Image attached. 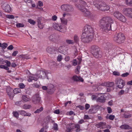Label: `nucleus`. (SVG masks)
Wrapping results in <instances>:
<instances>
[{
  "instance_id": "f257e3e1",
  "label": "nucleus",
  "mask_w": 132,
  "mask_h": 132,
  "mask_svg": "<svg viewBox=\"0 0 132 132\" xmlns=\"http://www.w3.org/2000/svg\"><path fill=\"white\" fill-rule=\"evenodd\" d=\"M113 20L110 17L103 18L100 21V27L103 32H107L111 28L110 23H113Z\"/></svg>"
},
{
  "instance_id": "f03ea898",
  "label": "nucleus",
  "mask_w": 132,
  "mask_h": 132,
  "mask_svg": "<svg viewBox=\"0 0 132 132\" xmlns=\"http://www.w3.org/2000/svg\"><path fill=\"white\" fill-rule=\"evenodd\" d=\"M75 5L77 8H78L83 13V14L85 16L90 18L92 16V14H91L90 12L85 8L87 6V4L84 1L81 0L79 1L78 4H75Z\"/></svg>"
},
{
  "instance_id": "7ed1b4c3",
  "label": "nucleus",
  "mask_w": 132,
  "mask_h": 132,
  "mask_svg": "<svg viewBox=\"0 0 132 132\" xmlns=\"http://www.w3.org/2000/svg\"><path fill=\"white\" fill-rule=\"evenodd\" d=\"M40 72L39 73L37 76L34 75L29 76L28 79V81L29 82H31L33 80L35 81H37L38 79L37 77L42 79H44L46 77L47 79H48V77L47 76L48 72L45 70H40Z\"/></svg>"
},
{
  "instance_id": "20e7f679",
  "label": "nucleus",
  "mask_w": 132,
  "mask_h": 132,
  "mask_svg": "<svg viewBox=\"0 0 132 132\" xmlns=\"http://www.w3.org/2000/svg\"><path fill=\"white\" fill-rule=\"evenodd\" d=\"M94 5L97 9L102 11H108L110 9L109 6L106 3L101 1H97Z\"/></svg>"
},
{
  "instance_id": "39448f33",
  "label": "nucleus",
  "mask_w": 132,
  "mask_h": 132,
  "mask_svg": "<svg viewBox=\"0 0 132 132\" xmlns=\"http://www.w3.org/2000/svg\"><path fill=\"white\" fill-rule=\"evenodd\" d=\"M94 34H89L82 33L81 36V41L84 43L91 42L94 37Z\"/></svg>"
},
{
  "instance_id": "423d86ee",
  "label": "nucleus",
  "mask_w": 132,
  "mask_h": 132,
  "mask_svg": "<svg viewBox=\"0 0 132 132\" xmlns=\"http://www.w3.org/2000/svg\"><path fill=\"white\" fill-rule=\"evenodd\" d=\"M125 39L124 35L121 32L116 34L113 38L114 40L119 43H122Z\"/></svg>"
},
{
  "instance_id": "0eeeda50",
  "label": "nucleus",
  "mask_w": 132,
  "mask_h": 132,
  "mask_svg": "<svg viewBox=\"0 0 132 132\" xmlns=\"http://www.w3.org/2000/svg\"><path fill=\"white\" fill-rule=\"evenodd\" d=\"M114 16L120 21L125 22L126 19L125 17L118 11H115L113 13Z\"/></svg>"
},
{
  "instance_id": "6e6552de",
  "label": "nucleus",
  "mask_w": 132,
  "mask_h": 132,
  "mask_svg": "<svg viewBox=\"0 0 132 132\" xmlns=\"http://www.w3.org/2000/svg\"><path fill=\"white\" fill-rule=\"evenodd\" d=\"M61 8L63 11L67 12H72L74 10L73 6L69 4L62 5L61 6Z\"/></svg>"
},
{
  "instance_id": "1a4fd4ad",
  "label": "nucleus",
  "mask_w": 132,
  "mask_h": 132,
  "mask_svg": "<svg viewBox=\"0 0 132 132\" xmlns=\"http://www.w3.org/2000/svg\"><path fill=\"white\" fill-rule=\"evenodd\" d=\"M84 30L82 33L86 34H94V31L92 27L90 26L86 25L84 28Z\"/></svg>"
},
{
  "instance_id": "9d476101",
  "label": "nucleus",
  "mask_w": 132,
  "mask_h": 132,
  "mask_svg": "<svg viewBox=\"0 0 132 132\" xmlns=\"http://www.w3.org/2000/svg\"><path fill=\"white\" fill-rule=\"evenodd\" d=\"M115 83L117 86L120 89L123 88L125 85L124 81L120 78L117 79L115 80Z\"/></svg>"
},
{
  "instance_id": "9b49d317",
  "label": "nucleus",
  "mask_w": 132,
  "mask_h": 132,
  "mask_svg": "<svg viewBox=\"0 0 132 132\" xmlns=\"http://www.w3.org/2000/svg\"><path fill=\"white\" fill-rule=\"evenodd\" d=\"M123 11L124 13L127 16L132 19V8H124Z\"/></svg>"
},
{
  "instance_id": "f8f14e48",
  "label": "nucleus",
  "mask_w": 132,
  "mask_h": 132,
  "mask_svg": "<svg viewBox=\"0 0 132 132\" xmlns=\"http://www.w3.org/2000/svg\"><path fill=\"white\" fill-rule=\"evenodd\" d=\"M53 27L55 30L61 32H63L64 31L63 27L61 26V24H60L54 23L53 24Z\"/></svg>"
},
{
  "instance_id": "ddd939ff",
  "label": "nucleus",
  "mask_w": 132,
  "mask_h": 132,
  "mask_svg": "<svg viewBox=\"0 0 132 132\" xmlns=\"http://www.w3.org/2000/svg\"><path fill=\"white\" fill-rule=\"evenodd\" d=\"M41 100L38 94H36L32 97V101L35 104L39 103Z\"/></svg>"
},
{
  "instance_id": "4468645a",
  "label": "nucleus",
  "mask_w": 132,
  "mask_h": 132,
  "mask_svg": "<svg viewBox=\"0 0 132 132\" xmlns=\"http://www.w3.org/2000/svg\"><path fill=\"white\" fill-rule=\"evenodd\" d=\"M59 38V35L53 34L49 36V39L50 40L53 42H57L58 41Z\"/></svg>"
},
{
  "instance_id": "2eb2a0df",
  "label": "nucleus",
  "mask_w": 132,
  "mask_h": 132,
  "mask_svg": "<svg viewBox=\"0 0 132 132\" xmlns=\"http://www.w3.org/2000/svg\"><path fill=\"white\" fill-rule=\"evenodd\" d=\"M114 83L113 82H105L103 83H102L100 84H99L98 85L99 86H103L106 87H112L114 85Z\"/></svg>"
},
{
  "instance_id": "dca6fc26",
  "label": "nucleus",
  "mask_w": 132,
  "mask_h": 132,
  "mask_svg": "<svg viewBox=\"0 0 132 132\" xmlns=\"http://www.w3.org/2000/svg\"><path fill=\"white\" fill-rule=\"evenodd\" d=\"M54 86L52 84H50L47 86V93L50 94H52L54 92V90L53 89Z\"/></svg>"
},
{
  "instance_id": "f3484780",
  "label": "nucleus",
  "mask_w": 132,
  "mask_h": 132,
  "mask_svg": "<svg viewBox=\"0 0 132 132\" xmlns=\"http://www.w3.org/2000/svg\"><path fill=\"white\" fill-rule=\"evenodd\" d=\"M3 9L5 11L7 12H9L11 11V8L10 5L7 4H4L2 6Z\"/></svg>"
},
{
  "instance_id": "a211bd4d",
  "label": "nucleus",
  "mask_w": 132,
  "mask_h": 132,
  "mask_svg": "<svg viewBox=\"0 0 132 132\" xmlns=\"http://www.w3.org/2000/svg\"><path fill=\"white\" fill-rule=\"evenodd\" d=\"M102 52L99 50L96 51L94 52L93 53V56L96 58H100L102 56Z\"/></svg>"
},
{
  "instance_id": "6ab92c4d",
  "label": "nucleus",
  "mask_w": 132,
  "mask_h": 132,
  "mask_svg": "<svg viewBox=\"0 0 132 132\" xmlns=\"http://www.w3.org/2000/svg\"><path fill=\"white\" fill-rule=\"evenodd\" d=\"M106 48L108 50V52H110L109 54L112 53V50H113V46L112 44L109 43H107L106 46Z\"/></svg>"
},
{
  "instance_id": "aec40b11",
  "label": "nucleus",
  "mask_w": 132,
  "mask_h": 132,
  "mask_svg": "<svg viewBox=\"0 0 132 132\" xmlns=\"http://www.w3.org/2000/svg\"><path fill=\"white\" fill-rule=\"evenodd\" d=\"M98 126V127L101 129H104L106 127V123L103 122H101L99 123L97 125Z\"/></svg>"
},
{
  "instance_id": "412c9836",
  "label": "nucleus",
  "mask_w": 132,
  "mask_h": 132,
  "mask_svg": "<svg viewBox=\"0 0 132 132\" xmlns=\"http://www.w3.org/2000/svg\"><path fill=\"white\" fill-rule=\"evenodd\" d=\"M46 50L47 52L50 54H53L55 53V51L53 47H48Z\"/></svg>"
},
{
  "instance_id": "4be33fe9",
  "label": "nucleus",
  "mask_w": 132,
  "mask_h": 132,
  "mask_svg": "<svg viewBox=\"0 0 132 132\" xmlns=\"http://www.w3.org/2000/svg\"><path fill=\"white\" fill-rule=\"evenodd\" d=\"M106 99L104 95H102L100 97H98L97 99L98 102L101 103H104L105 102Z\"/></svg>"
},
{
  "instance_id": "5701e85b",
  "label": "nucleus",
  "mask_w": 132,
  "mask_h": 132,
  "mask_svg": "<svg viewBox=\"0 0 132 132\" xmlns=\"http://www.w3.org/2000/svg\"><path fill=\"white\" fill-rule=\"evenodd\" d=\"M120 128L124 129H132V127L126 124L122 125L120 126Z\"/></svg>"
},
{
  "instance_id": "b1692460",
  "label": "nucleus",
  "mask_w": 132,
  "mask_h": 132,
  "mask_svg": "<svg viewBox=\"0 0 132 132\" xmlns=\"http://www.w3.org/2000/svg\"><path fill=\"white\" fill-rule=\"evenodd\" d=\"M20 114L22 116H30L31 114L29 113H27L26 111L23 110H21L19 111Z\"/></svg>"
},
{
  "instance_id": "393cba45",
  "label": "nucleus",
  "mask_w": 132,
  "mask_h": 132,
  "mask_svg": "<svg viewBox=\"0 0 132 132\" xmlns=\"http://www.w3.org/2000/svg\"><path fill=\"white\" fill-rule=\"evenodd\" d=\"M74 127L76 129V132H79L82 131V129L80 128V125L79 124L77 123L75 124Z\"/></svg>"
},
{
  "instance_id": "a878e982",
  "label": "nucleus",
  "mask_w": 132,
  "mask_h": 132,
  "mask_svg": "<svg viewBox=\"0 0 132 132\" xmlns=\"http://www.w3.org/2000/svg\"><path fill=\"white\" fill-rule=\"evenodd\" d=\"M91 51H93L94 52L99 50V48L98 46L94 45L91 46Z\"/></svg>"
},
{
  "instance_id": "bb28decb",
  "label": "nucleus",
  "mask_w": 132,
  "mask_h": 132,
  "mask_svg": "<svg viewBox=\"0 0 132 132\" xmlns=\"http://www.w3.org/2000/svg\"><path fill=\"white\" fill-rule=\"evenodd\" d=\"M122 117L125 118H128L131 117V114L129 113H126V112L125 111L124 113L122 114Z\"/></svg>"
},
{
  "instance_id": "cd10ccee",
  "label": "nucleus",
  "mask_w": 132,
  "mask_h": 132,
  "mask_svg": "<svg viewBox=\"0 0 132 132\" xmlns=\"http://www.w3.org/2000/svg\"><path fill=\"white\" fill-rule=\"evenodd\" d=\"M91 108L89 109V112L91 113H94L96 112V111H94V109H95V106H92Z\"/></svg>"
},
{
  "instance_id": "c85d7f7f",
  "label": "nucleus",
  "mask_w": 132,
  "mask_h": 132,
  "mask_svg": "<svg viewBox=\"0 0 132 132\" xmlns=\"http://www.w3.org/2000/svg\"><path fill=\"white\" fill-rule=\"evenodd\" d=\"M73 40L75 43H77L79 41V37L77 35H75L73 37Z\"/></svg>"
},
{
  "instance_id": "c756f323",
  "label": "nucleus",
  "mask_w": 132,
  "mask_h": 132,
  "mask_svg": "<svg viewBox=\"0 0 132 132\" xmlns=\"http://www.w3.org/2000/svg\"><path fill=\"white\" fill-rule=\"evenodd\" d=\"M65 42L66 43L68 44H73L74 43V42L72 40L69 39H67L65 40Z\"/></svg>"
},
{
  "instance_id": "7c9ffc66",
  "label": "nucleus",
  "mask_w": 132,
  "mask_h": 132,
  "mask_svg": "<svg viewBox=\"0 0 132 132\" xmlns=\"http://www.w3.org/2000/svg\"><path fill=\"white\" fill-rule=\"evenodd\" d=\"M7 94L9 95L10 98L11 99H12L14 95L12 92L11 91L9 92L7 90Z\"/></svg>"
},
{
  "instance_id": "2f4dec72",
  "label": "nucleus",
  "mask_w": 132,
  "mask_h": 132,
  "mask_svg": "<svg viewBox=\"0 0 132 132\" xmlns=\"http://www.w3.org/2000/svg\"><path fill=\"white\" fill-rule=\"evenodd\" d=\"M80 67L79 66H77L76 67L75 70V72L76 74H78L79 72Z\"/></svg>"
},
{
  "instance_id": "473e14b6",
  "label": "nucleus",
  "mask_w": 132,
  "mask_h": 132,
  "mask_svg": "<svg viewBox=\"0 0 132 132\" xmlns=\"http://www.w3.org/2000/svg\"><path fill=\"white\" fill-rule=\"evenodd\" d=\"M20 92L21 90L20 88H15L13 90L14 93L15 94H17L20 93Z\"/></svg>"
},
{
  "instance_id": "72a5a7b5",
  "label": "nucleus",
  "mask_w": 132,
  "mask_h": 132,
  "mask_svg": "<svg viewBox=\"0 0 132 132\" xmlns=\"http://www.w3.org/2000/svg\"><path fill=\"white\" fill-rule=\"evenodd\" d=\"M113 23H112V24L110 23V24L112 25L111 28L110 29V30L113 31H114L116 28V24H113Z\"/></svg>"
},
{
  "instance_id": "f704fd0d",
  "label": "nucleus",
  "mask_w": 132,
  "mask_h": 132,
  "mask_svg": "<svg viewBox=\"0 0 132 132\" xmlns=\"http://www.w3.org/2000/svg\"><path fill=\"white\" fill-rule=\"evenodd\" d=\"M22 98L23 101L26 102L29 101V100L27 96L25 95H23L22 96Z\"/></svg>"
},
{
  "instance_id": "c9c22d12",
  "label": "nucleus",
  "mask_w": 132,
  "mask_h": 132,
  "mask_svg": "<svg viewBox=\"0 0 132 132\" xmlns=\"http://www.w3.org/2000/svg\"><path fill=\"white\" fill-rule=\"evenodd\" d=\"M43 110V108L41 107L39 109H37L36 111L34 112V113H39L40 112H41Z\"/></svg>"
},
{
  "instance_id": "e433bc0d",
  "label": "nucleus",
  "mask_w": 132,
  "mask_h": 132,
  "mask_svg": "<svg viewBox=\"0 0 132 132\" xmlns=\"http://www.w3.org/2000/svg\"><path fill=\"white\" fill-rule=\"evenodd\" d=\"M22 57L23 59H26L27 60L31 59V57L30 55H24L22 56Z\"/></svg>"
},
{
  "instance_id": "4c0bfd02",
  "label": "nucleus",
  "mask_w": 132,
  "mask_h": 132,
  "mask_svg": "<svg viewBox=\"0 0 132 132\" xmlns=\"http://www.w3.org/2000/svg\"><path fill=\"white\" fill-rule=\"evenodd\" d=\"M28 22L30 24L33 25H34L36 23V22L35 21H34L33 20L30 19H28Z\"/></svg>"
},
{
  "instance_id": "58836bf2",
  "label": "nucleus",
  "mask_w": 132,
  "mask_h": 132,
  "mask_svg": "<svg viewBox=\"0 0 132 132\" xmlns=\"http://www.w3.org/2000/svg\"><path fill=\"white\" fill-rule=\"evenodd\" d=\"M126 4L128 5H130L132 4V0H125Z\"/></svg>"
},
{
  "instance_id": "ea45409f",
  "label": "nucleus",
  "mask_w": 132,
  "mask_h": 132,
  "mask_svg": "<svg viewBox=\"0 0 132 132\" xmlns=\"http://www.w3.org/2000/svg\"><path fill=\"white\" fill-rule=\"evenodd\" d=\"M53 129L54 130L56 131L58 130V125L56 123H54L53 124Z\"/></svg>"
},
{
  "instance_id": "a19ab883",
  "label": "nucleus",
  "mask_w": 132,
  "mask_h": 132,
  "mask_svg": "<svg viewBox=\"0 0 132 132\" xmlns=\"http://www.w3.org/2000/svg\"><path fill=\"white\" fill-rule=\"evenodd\" d=\"M0 68L2 69H4L6 70H9V68L8 67L6 66L5 65H0Z\"/></svg>"
},
{
  "instance_id": "79ce46f5",
  "label": "nucleus",
  "mask_w": 132,
  "mask_h": 132,
  "mask_svg": "<svg viewBox=\"0 0 132 132\" xmlns=\"http://www.w3.org/2000/svg\"><path fill=\"white\" fill-rule=\"evenodd\" d=\"M61 22L64 24L66 25L67 22V20L64 19L63 18H61L60 19Z\"/></svg>"
},
{
  "instance_id": "37998d69",
  "label": "nucleus",
  "mask_w": 132,
  "mask_h": 132,
  "mask_svg": "<svg viewBox=\"0 0 132 132\" xmlns=\"http://www.w3.org/2000/svg\"><path fill=\"white\" fill-rule=\"evenodd\" d=\"M16 26L18 28L23 27L24 25L23 23H18L16 24Z\"/></svg>"
},
{
  "instance_id": "c03bdc74",
  "label": "nucleus",
  "mask_w": 132,
  "mask_h": 132,
  "mask_svg": "<svg viewBox=\"0 0 132 132\" xmlns=\"http://www.w3.org/2000/svg\"><path fill=\"white\" fill-rule=\"evenodd\" d=\"M45 119L46 120V122H48L52 120V118L50 116H48L46 117Z\"/></svg>"
},
{
  "instance_id": "a18cd8bd",
  "label": "nucleus",
  "mask_w": 132,
  "mask_h": 132,
  "mask_svg": "<svg viewBox=\"0 0 132 132\" xmlns=\"http://www.w3.org/2000/svg\"><path fill=\"white\" fill-rule=\"evenodd\" d=\"M78 79H79L78 77L76 75H75L72 77V79L75 81H78Z\"/></svg>"
},
{
  "instance_id": "49530a36",
  "label": "nucleus",
  "mask_w": 132,
  "mask_h": 132,
  "mask_svg": "<svg viewBox=\"0 0 132 132\" xmlns=\"http://www.w3.org/2000/svg\"><path fill=\"white\" fill-rule=\"evenodd\" d=\"M7 44L5 43H4L3 44H2L1 47L2 49H5L7 47Z\"/></svg>"
},
{
  "instance_id": "de8ad7c7",
  "label": "nucleus",
  "mask_w": 132,
  "mask_h": 132,
  "mask_svg": "<svg viewBox=\"0 0 132 132\" xmlns=\"http://www.w3.org/2000/svg\"><path fill=\"white\" fill-rule=\"evenodd\" d=\"M31 107V106L29 105L24 104L23 106V108L24 109H29Z\"/></svg>"
},
{
  "instance_id": "09e8293b",
  "label": "nucleus",
  "mask_w": 132,
  "mask_h": 132,
  "mask_svg": "<svg viewBox=\"0 0 132 132\" xmlns=\"http://www.w3.org/2000/svg\"><path fill=\"white\" fill-rule=\"evenodd\" d=\"M19 86L20 88L21 89L24 88L25 87V85L23 83L19 84Z\"/></svg>"
},
{
  "instance_id": "8fccbe9b",
  "label": "nucleus",
  "mask_w": 132,
  "mask_h": 132,
  "mask_svg": "<svg viewBox=\"0 0 132 132\" xmlns=\"http://www.w3.org/2000/svg\"><path fill=\"white\" fill-rule=\"evenodd\" d=\"M14 116L16 118H18L19 117V114L18 113L14 111L13 112Z\"/></svg>"
},
{
  "instance_id": "3c124183",
  "label": "nucleus",
  "mask_w": 132,
  "mask_h": 132,
  "mask_svg": "<svg viewBox=\"0 0 132 132\" xmlns=\"http://www.w3.org/2000/svg\"><path fill=\"white\" fill-rule=\"evenodd\" d=\"M62 57L61 55H58L57 57V61H60L62 60Z\"/></svg>"
},
{
  "instance_id": "603ef678",
  "label": "nucleus",
  "mask_w": 132,
  "mask_h": 132,
  "mask_svg": "<svg viewBox=\"0 0 132 132\" xmlns=\"http://www.w3.org/2000/svg\"><path fill=\"white\" fill-rule=\"evenodd\" d=\"M6 17L9 19H13L14 18V17L12 15H6Z\"/></svg>"
},
{
  "instance_id": "864d4df0",
  "label": "nucleus",
  "mask_w": 132,
  "mask_h": 132,
  "mask_svg": "<svg viewBox=\"0 0 132 132\" xmlns=\"http://www.w3.org/2000/svg\"><path fill=\"white\" fill-rule=\"evenodd\" d=\"M7 65V67H10L11 65V63L10 61L7 60H6L5 62Z\"/></svg>"
},
{
  "instance_id": "5fc2aeb1",
  "label": "nucleus",
  "mask_w": 132,
  "mask_h": 132,
  "mask_svg": "<svg viewBox=\"0 0 132 132\" xmlns=\"http://www.w3.org/2000/svg\"><path fill=\"white\" fill-rule=\"evenodd\" d=\"M67 129L66 130V132H70L72 130V128L71 127H69L67 126L66 127Z\"/></svg>"
},
{
  "instance_id": "6e6d98bb",
  "label": "nucleus",
  "mask_w": 132,
  "mask_h": 132,
  "mask_svg": "<svg viewBox=\"0 0 132 132\" xmlns=\"http://www.w3.org/2000/svg\"><path fill=\"white\" fill-rule=\"evenodd\" d=\"M38 27L41 29H43L44 27V25L42 23H40L38 24Z\"/></svg>"
},
{
  "instance_id": "4d7b16f0",
  "label": "nucleus",
  "mask_w": 132,
  "mask_h": 132,
  "mask_svg": "<svg viewBox=\"0 0 132 132\" xmlns=\"http://www.w3.org/2000/svg\"><path fill=\"white\" fill-rule=\"evenodd\" d=\"M32 86L34 87H36V88H39V85L37 83H35L33 84L32 85Z\"/></svg>"
},
{
  "instance_id": "13d9d810",
  "label": "nucleus",
  "mask_w": 132,
  "mask_h": 132,
  "mask_svg": "<svg viewBox=\"0 0 132 132\" xmlns=\"http://www.w3.org/2000/svg\"><path fill=\"white\" fill-rule=\"evenodd\" d=\"M125 93V91L123 90H121L118 93V95H121Z\"/></svg>"
},
{
  "instance_id": "bf43d9fd",
  "label": "nucleus",
  "mask_w": 132,
  "mask_h": 132,
  "mask_svg": "<svg viewBox=\"0 0 132 132\" xmlns=\"http://www.w3.org/2000/svg\"><path fill=\"white\" fill-rule=\"evenodd\" d=\"M77 62L76 59L73 60L72 61V64L74 66H76L77 64Z\"/></svg>"
},
{
  "instance_id": "052dcab7",
  "label": "nucleus",
  "mask_w": 132,
  "mask_h": 132,
  "mask_svg": "<svg viewBox=\"0 0 132 132\" xmlns=\"http://www.w3.org/2000/svg\"><path fill=\"white\" fill-rule=\"evenodd\" d=\"M129 75L128 72H126L125 73L122 74L121 76L122 77H127Z\"/></svg>"
},
{
  "instance_id": "680f3d73",
  "label": "nucleus",
  "mask_w": 132,
  "mask_h": 132,
  "mask_svg": "<svg viewBox=\"0 0 132 132\" xmlns=\"http://www.w3.org/2000/svg\"><path fill=\"white\" fill-rule=\"evenodd\" d=\"M115 118V116L114 115H110L109 117V118L111 120H113Z\"/></svg>"
},
{
  "instance_id": "e2e57ef3",
  "label": "nucleus",
  "mask_w": 132,
  "mask_h": 132,
  "mask_svg": "<svg viewBox=\"0 0 132 132\" xmlns=\"http://www.w3.org/2000/svg\"><path fill=\"white\" fill-rule=\"evenodd\" d=\"M107 109L108 113H110L112 112V110L110 107H108Z\"/></svg>"
},
{
  "instance_id": "0e129e2a",
  "label": "nucleus",
  "mask_w": 132,
  "mask_h": 132,
  "mask_svg": "<svg viewBox=\"0 0 132 132\" xmlns=\"http://www.w3.org/2000/svg\"><path fill=\"white\" fill-rule=\"evenodd\" d=\"M113 74L116 76H119L120 75V73L118 72L114 71L113 72Z\"/></svg>"
},
{
  "instance_id": "69168bd1",
  "label": "nucleus",
  "mask_w": 132,
  "mask_h": 132,
  "mask_svg": "<svg viewBox=\"0 0 132 132\" xmlns=\"http://www.w3.org/2000/svg\"><path fill=\"white\" fill-rule=\"evenodd\" d=\"M76 107L77 108H79L80 109L82 110H83L85 109V108L84 106L80 105L77 106H76Z\"/></svg>"
},
{
  "instance_id": "338daca9",
  "label": "nucleus",
  "mask_w": 132,
  "mask_h": 132,
  "mask_svg": "<svg viewBox=\"0 0 132 132\" xmlns=\"http://www.w3.org/2000/svg\"><path fill=\"white\" fill-rule=\"evenodd\" d=\"M13 48V47L12 45H11L9 46L7 48V49L8 50H12Z\"/></svg>"
},
{
  "instance_id": "774afa93",
  "label": "nucleus",
  "mask_w": 132,
  "mask_h": 132,
  "mask_svg": "<svg viewBox=\"0 0 132 132\" xmlns=\"http://www.w3.org/2000/svg\"><path fill=\"white\" fill-rule=\"evenodd\" d=\"M57 18V16L56 15H54L52 17V19L53 21H55L56 20Z\"/></svg>"
}]
</instances>
